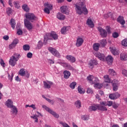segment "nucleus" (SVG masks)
<instances>
[{"label":"nucleus","mask_w":127,"mask_h":127,"mask_svg":"<svg viewBox=\"0 0 127 127\" xmlns=\"http://www.w3.org/2000/svg\"><path fill=\"white\" fill-rule=\"evenodd\" d=\"M84 0H79L75 4V10L78 14H88V9L84 5Z\"/></svg>","instance_id":"obj_1"},{"label":"nucleus","mask_w":127,"mask_h":127,"mask_svg":"<svg viewBox=\"0 0 127 127\" xmlns=\"http://www.w3.org/2000/svg\"><path fill=\"white\" fill-rule=\"evenodd\" d=\"M20 58V55L15 53L10 58L9 61V64L12 67H14L16 65V62L18 61L19 59Z\"/></svg>","instance_id":"obj_2"},{"label":"nucleus","mask_w":127,"mask_h":127,"mask_svg":"<svg viewBox=\"0 0 127 127\" xmlns=\"http://www.w3.org/2000/svg\"><path fill=\"white\" fill-rule=\"evenodd\" d=\"M54 39V40L58 39V35L55 32H52L51 33H47L44 36V43L46 44L47 40Z\"/></svg>","instance_id":"obj_3"},{"label":"nucleus","mask_w":127,"mask_h":127,"mask_svg":"<svg viewBox=\"0 0 127 127\" xmlns=\"http://www.w3.org/2000/svg\"><path fill=\"white\" fill-rule=\"evenodd\" d=\"M26 19H27L29 21H31V22H35L37 21L38 18L34 14L31 13H27L25 14Z\"/></svg>","instance_id":"obj_4"},{"label":"nucleus","mask_w":127,"mask_h":127,"mask_svg":"<svg viewBox=\"0 0 127 127\" xmlns=\"http://www.w3.org/2000/svg\"><path fill=\"white\" fill-rule=\"evenodd\" d=\"M92 84H94V88H97V89H101L103 86L104 83L101 84L100 83V80L97 77H93V79L92 80Z\"/></svg>","instance_id":"obj_5"},{"label":"nucleus","mask_w":127,"mask_h":127,"mask_svg":"<svg viewBox=\"0 0 127 127\" xmlns=\"http://www.w3.org/2000/svg\"><path fill=\"white\" fill-rule=\"evenodd\" d=\"M43 109H44L49 113L50 114H51L55 118H57V119H58L59 118V115L57 114L56 112H54L53 110H52L51 109L49 108L48 107L46 106V105H43L42 106Z\"/></svg>","instance_id":"obj_6"},{"label":"nucleus","mask_w":127,"mask_h":127,"mask_svg":"<svg viewBox=\"0 0 127 127\" xmlns=\"http://www.w3.org/2000/svg\"><path fill=\"white\" fill-rule=\"evenodd\" d=\"M19 75H20V76L25 77V78H27V79H28V78H29V76H30V73H29L28 71L23 68H21L19 70Z\"/></svg>","instance_id":"obj_7"},{"label":"nucleus","mask_w":127,"mask_h":127,"mask_svg":"<svg viewBox=\"0 0 127 127\" xmlns=\"http://www.w3.org/2000/svg\"><path fill=\"white\" fill-rule=\"evenodd\" d=\"M93 54L101 61H105L106 60V56L104 54H101L99 52H94Z\"/></svg>","instance_id":"obj_8"},{"label":"nucleus","mask_w":127,"mask_h":127,"mask_svg":"<svg viewBox=\"0 0 127 127\" xmlns=\"http://www.w3.org/2000/svg\"><path fill=\"white\" fill-rule=\"evenodd\" d=\"M24 23L25 27H26L28 30L30 31L33 28V25H32V23L27 19H24Z\"/></svg>","instance_id":"obj_9"},{"label":"nucleus","mask_w":127,"mask_h":127,"mask_svg":"<svg viewBox=\"0 0 127 127\" xmlns=\"http://www.w3.org/2000/svg\"><path fill=\"white\" fill-rule=\"evenodd\" d=\"M48 50L49 51H50V52H51V53H52V54H53V55H54V56H56V57H58L59 58L60 56H61L59 52H58L56 49L52 47H49L48 48Z\"/></svg>","instance_id":"obj_10"},{"label":"nucleus","mask_w":127,"mask_h":127,"mask_svg":"<svg viewBox=\"0 0 127 127\" xmlns=\"http://www.w3.org/2000/svg\"><path fill=\"white\" fill-rule=\"evenodd\" d=\"M44 5L46 7L44 8V11L46 13L49 14V13H50V10L53 8V6H52V4H49L48 3H45Z\"/></svg>","instance_id":"obj_11"},{"label":"nucleus","mask_w":127,"mask_h":127,"mask_svg":"<svg viewBox=\"0 0 127 127\" xmlns=\"http://www.w3.org/2000/svg\"><path fill=\"white\" fill-rule=\"evenodd\" d=\"M98 31H99V32H100V35H101V36H102V37H103V38L107 37V36L108 35V33L107 32V31H106V30L103 29L101 27H99L98 28Z\"/></svg>","instance_id":"obj_12"},{"label":"nucleus","mask_w":127,"mask_h":127,"mask_svg":"<svg viewBox=\"0 0 127 127\" xmlns=\"http://www.w3.org/2000/svg\"><path fill=\"white\" fill-rule=\"evenodd\" d=\"M109 98L111 100H117L121 97V94L118 92H116L114 93L111 94L109 95Z\"/></svg>","instance_id":"obj_13"},{"label":"nucleus","mask_w":127,"mask_h":127,"mask_svg":"<svg viewBox=\"0 0 127 127\" xmlns=\"http://www.w3.org/2000/svg\"><path fill=\"white\" fill-rule=\"evenodd\" d=\"M112 84L113 87V91L115 92L118 91V89H119V81L115 79L112 81Z\"/></svg>","instance_id":"obj_14"},{"label":"nucleus","mask_w":127,"mask_h":127,"mask_svg":"<svg viewBox=\"0 0 127 127\" xmlns=\"http://www.w3.org/2000/svg\"><path fill=\"white\" fill-rule=\"evenodd\" d=\"M44 87L45 89H50L51 86L53 85V82L49 81H43Z\"/></svg>","instance_id":"obj_15"},{"label":"nucleus","mask_w":127,"mask_h":127,"mask_svg":"<svg viewBox=\"0 0 127 127\" xmlns=\"http://www.w3.org/2000/svg\"><path fill=\"white\" fill-rule=\"evenodd\" d=\"M83 43H84V40L83 39V38L80 37H78L76 40V43L75 44L76 46H77V47H80V46H81Z\"/></svg>","instance_id":"obj_16"},{"label":"nucleus","mask_w":127,"mask_h":127,"mask_svg":"<svg viewBox=\"0 0 127 127\" xmlns=\"http://www.w3.org/2000/svg\"><path fill=\"white\" fill-rule=\"evenodd\" d=\"M104 79L105 82H104L105 84L103 86L104 87H106L107 86H108V83H111V79H110V77H109V75H106L104 76Z\"/></svg>","instance_id":"obj_17"},{"label":"nucleus","mask_w":127,"mask_h":127,"mask_svg":"<svg viewBox=\"0 0 127 127\" xmlns=\"http://www.w3.org/2000/svg\"><path fill=\"white\" fill-rule=\"evenodd\" d=\"M99 104H95L91 106H89L88 108L89 112H95L98 110Z\"/></svg>","instance_id":"obj_18"},{"label":"nucleus","mask_w":127,"mask_h":127,"mask_svg":"<svg viewBox=\"0 0 127 127\" xmlns=\"http://www.w3.org/2000/svg\"><path fill=\"white\" fill-rule=\"evenodd\" d=\"M110 48L111 52L113 54V55H119L120 54V52L116 49V47H111Z\"/></svg>","instance_id":"obj_19"},{"label":"nucleus","mask_w":127,"mask_h":127,"mask_svg":"<svg viewBox=\"0 0 127 127\" xmlns=\"http://www.w3.org/2000/svg\"><path fill=\"white\" fill-rule=\"evenodd\" d=\"M61 11L64 14H69V10L66 6H63L61 7Z\"/></svg>","instance_id":"obj_20"},{"label":"nucleus","mask_w":127,"mask_h":127,"mask_svg":"<svg viewBox=\"0 0 127 127\" xmlns=\"http://www.w3.org/2000/svg\"><path fill=\"white\" fill-rule=\"evenodd\" d=\"M66 59L70 61L71 63H74L76 62V58L71 55H67L65 57Z\"/></svg>","instance_id":"obj_21"},{"label":"nucleus","mask_w":127,"mask_h":127,"mask_svg":"<svg viewBox=\"0 0 127 127\" xmlns=\"http://www.w3.org/2000/svg\"><path fill=\"white\" fill-rule=\"evenodd\" d=\"M118 22H119L121 25H124L126 24V21L124 19V17L122 16H119L117 18Z\"/></svg>","instance_id":"obj_22"},{"label":"nucleus","mask_w":127,"mask_h":127,"mask_svg":"<svg viewBox=\"0 0 127 127\" xmlns=\"http://www.w3.org/2000/svg\"><path fill=\"white\" fill-rule=\"evenodd\" d=\"M98 110L99 111H102V112H106V111H108V109L106 107V106L104 105V104L100 105L98 104Z\"/></svg>","instance_id":"obj_23"},{"label":"nucleus","mask_w":127,"mask_h":127,"mask_svg":"<svg viewBox=\"0 0 127 127\" xmlns=\"http://www.w3.org/2000/svg\"><path fill=\"white\" fill-rule=\"evenodd\" d=\"M97 64H98L97 61L95 60H91L90 63H89V67L91 68H93L94 65H97Z\"/></svg>","instance_id":"obj_24"},{"label":"nucleus","mask_w":127,"mask_h":127,"mask_svg":"<svg viewBox=\"0 0 127 127\" xmlns=\"http://www.w3.org/2000/svg\"><path fill=\"white\" fill-rule=\"evenodd\" d=\"M100 104L101 105H104V106H105L107 107L108 106V107H111L113 106V101H107V102H101Z\"/></svg>","instance_id":"obj_25"},{"label":"nucleus","mask_w":127,"mask_h":127,"mask_svg":"<svg viewBox=\"0 0 127 127\" xmlns=\"http://www.w3.org/2000/svg\"><path fill=\"white\" fill-rule=\"evenodd\" d=\"M86 23L88 25V26H89V27H94V23L93 22V21L92 20V19H91V18H89L88 19H87Z\"/></svg>","instance_id":"obj_26"},{"label":"nucleus","mask_w":127,"mask_h":127,"mask_svg":"<svg viewBox=\"0 0 127 127\" xmlns=\"http://www.w3.org/2000/svg\"><path fill=\"white\" fill-rule=\"evenodd\" d=\"M12 101L10 99H8L7 101H6V106L8 108H11L13 106V104Z\"/></svg>","instance_id":"obj_27"},{"label":"nucleus","mask_w":127,"mask_h":127,"mask_svg":"<svg viewBox=\"0 0 127 127\" xmlns=\"http://www.w3.org/2000/svg\"><path fill=\"white\" fill-rule=\"evenodd\" d=\"M100 45L99 43H95L93 44V49L94 51H96L95 52H98V51H99V49L100 48Z\"/></svg>","instance_id":"obj_28"},{"label":"nucleus","mask_w":127,"mask_h":127,"mask_svg":"<svg viewBox=\"0 0 127 127\" xmlns=\"http://www.w3.org/2000/svg\"><path fill=\"white\" fill-rule=\"evenodd\" d=\"M57 17L60 20H64L65 18V15H63L61 13H58L57 15Z\"/></svg>","instance_id":"obj_29"},{"label":"nucleus","mask_w":127,"mask_h":127,"mask_svg":"<svg viewBox=\"0 0 127 127\" xmlns=\"http://www.w3.org/2000/svg\"><path fill=\"white\" fill-rule=\"evenodd\" d=\"M105 60H106L108 63H112L113 61H114V59L112 56H108L107 57H105Z\"/></svg>","instance_id":"obj_30"},{"label":"nucleus","mask_w":127,"mask_h":127,"mask_svg":"<svg viewBox=\"0 0 127 127\" xmlns=\"http://www.w3.org/2000/svg\"><path fill=\"white\" fill-rule=\"evenodd\" d=\"M64 77L65 79H68L69 78V77H70L71 75V73H70V71L68 70H65L64 72Z\"/></svg>","instance_id":"obj_31"},{"label":"nucleus","mask_w":127,"mask_h":127,"mask_svg":"<svg viewBox=\"0 0 127 127\" xmlns=\"http://www.w3.org/2000/svg\"><path fill=\"white\" fill-rule=\"evenodd\" d=\"M16 28L17 30V34H18V35H21V34H22V30L20 29V26L19 25H17Z\"/></svg>","instance_id":"obj_32"},{"label":"nucleus","mask_w":127,"mask_h":127,"mask_svg":"<svg viewBox=\"0 0 127 127\" xmlns=\"http://www.w3.org/2000/svg\"><path fill=\"white\" fill-rule=\"evenodd\" d=\"M69 30V27H64L61 29L62 34H65L66 32Z\"/></svg>","instance_id":"obj_33"},{"label":"nucleus","mask_w":127,"mask_h":127,"mask_svg":"<svg viewBox=\"0 0 127 127\" xmlns=\"http://www.w3.org/2000/svg\"><path fill=\"white\" fill-rule=\"evenodd\" d=\"M120 59L121 60H124L126 61L127 60V55L125 53H122L120 55Z\"/></svg>","instance_id":"obj_34"},{"label":"nucleus","mask_w":127,"mask_h":127,"mask_svg":"<svg viewBox=\"0 0 127 127\" xmlns=\"http://www.w3.org/2000/svg\"><path fill=\"white\" fill-rule=\"evenodd\" d=\"M10 24L11 26V27L13 28V29H14L15 28V20L13 19H11L10 21Z\"/></svg>","instance_id":"obj_35"},{"label":"nucleus","mask_w":127,"mask_h":127,"mask_svg":"<svg viewBox=\"0 0 127 127\" xmlns=\"http://www.w3.org/2000/svg\"><path fill=\"white\" fill-rule=\"evenodd\" d=\"M109 74H110L111 76H116L117 75V73L116 71L113 69H109L108 71Z\"/></svg>","instance_id":"obj_36"},{"label":"nucleus","mask_w":127,"mask_h":127,"mask_svg":"<svg viewBox=\"0 0 127 127\" xmlns=\"http://www.w3.org/2000/svg\"><path fill=\"white\" fill-rule=\"evenodd\" d=\"M75 106L77 108V109H80L82 107V104H81V101L80 100H77L75 103Z\"/></svg>","instance_id":"obj_37"},{"label":"nucleus","mask_w":127,"mask_h":127,"mask_svg":"<svg viewBox=\"0 0 127 127\" xmlns=\"http://www.w3.org/2000/svg\"><path fill=\"white\" fill-rule=\"evenodd\" d=\"M22 8L24 11H26V12H28L29 11V7L26 4H24L22 5Z\"/></svg>","instance_id":"obj_38"},{"label":"nucleus","mask_w":127,"mask_h":127,"mask_svg":"<svg viewBox=\"0 0 127 127\" xmlns=\"http://www.w3.org/2000/svg\"><path fill=\"white\" fill-rule=\"evenodd\" d=\"M20 2L18 1H14L13 4L16 8H19L20 7Z\"/></svg>","instance_id":"obj_39"},{"label":"nucleus","mask_w":127,"mask_h":127,"mask_svg":"<svg viewBox=\"0 0 127 127\" xmlns=\"http://www.w3.org/2000/svg\"><path fill=\"white\" fill-rule=\"evenodd\" d=\"M23 49L25 51H28L30 49V46H29V45H24L23 46Z\"/></svg>","instance_id":"obj_40"},{"label":"nucleus","mask_w":127,"mask_h":127,"mask_svg":"<svg viewBox=\"0 0 127 127\" xmlns=\"http://www.w3.org/2000/svg\"><path fill=\"white\" fill-rule=\"evenodd\" d=\"M78 93H79L80 94L85 93V90L83 89V88L81 87L80 86L78 87Z\"/></svg>","instance_id":"obj_41"},{"label":"nucleus","mask_w":127,"mask_h":127,"mask_svg":"<svg viewBox=\"0 0 127 127\" xmlns=\"http://www.w3.org/2000/svg\"><path fill=\"white\" fill-rule=\"evenodd\" d=\"M39 116L37 115H34L33 116H31L30 117L31 119H33V120H35V122L37 123L38 122V118Z\"/></svg>","instance_id":"obj_42"},{"label":"nucleus","mask_w":127,"mask_h":127,"mask_svg":"<svg viewBox=\"0 0 127 127\" xmlns=\"http://www.w3.org/2000/svg\"><path fill=\"white\" fill-rule=\"evenodd\" d=\"M6 11L8 15H10V14H11V12H12V10L10 7L7 8L6 9Z\"/></svg>","instance_id":"obj_43"},{"label":"nucleus","mask_w":127,"mask_h":127,"mask_svg":"<svg viewBox=\"0 0 127 127\" xmlns=\"http://www.w3.org/2000/svg\"><path fill=\"white\" fill-rule=\"evenodd\" d=\"M100 44H101V45H102V46L104 47L105 45H106L107 44V40H106V39H103L102 40H101Z\"/></svg>","instance_id":"obj_44"},{"label":"nucleus","mask_w":127,"mask_h":127,"mask_svg":"<svg viewBox=\"0 0 127 127\" xmlns=\"http://www.w3.org/2000/svg\"><path fill=\"white\" fill-rule=\"evenodd\" d=\"M122 45H123V46L127 47V39H125L122 41Z\"/></svg>","instance_id":"obj_45"},{"label":"nucleus","mask_w":127,"mask_h":127,"mask_svg":"<svg viewBox=\"0 0 127 127\" xmlns=\"http://www.w3.org/2000/svg\"><path fill=\"white\" fill-rule=\"evenodd\" d=\"M8 80H9L10 82H12V78H13V73H11L10 74L8 73Z\"/></svg>","instance_id":"obj_46"},{"label":"nucleus","mask_w":127,"mask_h":127,"mask_svg":"<svg viewBox=\"0 0 127 127\" xmlns=\"http://www.w3.org/2000/svg\"><path fill=\"white\" fill-rule=\"evenodd\" d=\"M11 109H12L14 114H15V115H17V108H16V107H15V106H13Z\"/></svg>","instance_id":"obj_47"},{"label":"nucleus","mask_w":127,"mask_h":127,"mask_svg":"<svg viewBox=\"0 0 127 127\" xmlns=\"http://www.w3.org/2000/svg\"><path fill=\"white\" fill-rule=\"evenodd\" d=\"M76 85H77L76 82H73L70 83V84L69 85V87L70 88H71V89H75V86H76Z\"/></svg>","instance_id":"obj_48"},{"label":"nucleus","mask_w":127,"mask_h":127,"mask_svg":"<svg viewBox=\"0 0 127 127\" xmlns=\"http://www.w3.org/2000/svg\"><path fill=\"white\" fill-rule=\"evenodd\" d=\"M81 119L83 121H88V120H89V116L87 115H83L81 116Z\"/></svg>","instance_id":"obj_49"},{"label":"nucleus","mask_w":127,"mask_h":127,"mask_svg":"<svg viewBox=\"0 0 127 127\" xmlns=\"http://www.w3.org/2000/svg\"><path fill=\"white\" fill-rule=\"evenodd\" d=\"M93 79H94V76L93 75H90L87 77V79L88 81H90V83H92L93 82Z\"/></svg>","instance_id":"obj_50"},{"label":"nucleus","mask_w":127,"mask_h":127,"mask_svg":"<svg viewBox=\"0 0 127 127\" xmlns=\"http://www.w3.org/2000/svg\"><path fill=\"white\" fill-rule=\"evenodd\" d=\"M60 64H61L64 67H66L67 68H68V66L69 65V64L64 62L60 63Z\"/></svg>","instance_id":"obj_51"},{"label":"nucleus","mask_w":127,"mask_h":127,"mask_svg":"<svg viewBox=\"0 0 127 127\" xmlns=\"http://www.w3.org/2000/svg\"><path fill=\"white\" fill-rule=\"evenodd\" d=\"M119 106H120V105L118 103H114L112 104V107L114 109H118V108H119Z\"/></svg>","instance_id":"obj_52"},{"label":"nucleus","mask_w":127,"mask_h":127,"mask_svg":"<svg viewBox=\"0 0 127 127\" xmlns=\"http://www.w3.org/2000/svg\"><path fill=\"white\" fill-rule=\"evenodd\" d=\"M15 46H16L14 44L11 43V44L9 45V49H13Z\"/></svg>","instance_id":"obj_53"},{"label":"nucleus","mask_w":127,"mask_h":127,"mask_svg":"<svg viewBox=\"0 0 127 127\" xmlns=\"http://www.w3.org/2000/svg\"><path fill=\"white\" fill-rule=\"evenodd\" d=\"M87 94H93V89L91 88H87Z\"/></svg>","instance_id":"obj_54"},{"label":"nucleus","mask_w":127,"mask_h":127,"mask_svg":"<svg viewBox=\"0 0 127 127\" xmlns=\"http://www.w3.org/2000/svg\"><path fill=\"white\" fill-rule=\"evenodd\" d=\"M43 46V43L41 41H39L38 44V47L39 49H40L42 46Z\"/></svg>","instance_id":"obj_55"},{"label":"nucleus","mask_w":127,"mask_h":127,"mask_svg":"<svg viewBox=\"0 0 127 127\" xmlns=\"http://www.w3.org/2000/svg\"><path fill=\"white\" fill-rule=\"evenodd\" d=\"M46 101L50 103V104H51V105H53V104H54V100H51L50 99H46Z\"/></svg>","instance_id":"obj_56"},{"label":"nucleus","mask_w":127,"mask_h":127,"mask_svg":"<svg viewBox=\"0 0 127 127\" xmlns=\"http://www.w3.org/2000/svg\"><path fill=\"white\" fill-rule=\"evenodd\" d=\"M122 74L126 77H127V71L126 69H123L122 70Z\"/></svg>","instance_id":"obj_57"},{"label":"nucleus","mask_w":127,"mask_h":127,"mask_svg":"<svg viewBox=\"0 0 127 127\" xmlns=\"http://www.w3.org/2000/svg\"><path fill=\"white\" fill-rule=\"evenodd\" d=\"M12 43H13V44H14L16 46V45L18 43V40L17 39H15L13 41Z\"/></svg>","instance_id":"obj_58"},{"label":"nucleus","mask_w":127,"mask_h":127,"mask_svg":"<svg viewBox=\"0 0 127 127\" xmlns=\"http://www.w3.org/2000/svg\"><path fill=\"white\" fill-rule=\"evenodd\" d=\"M32 56L33 54L30 52L28 53L27 54V58H32Z\"/></svg>","instance_id":"obj_59"},{"label":"nucleus","mask_w":127,"mask_h":127,"mask_svg":"<svg viewBox=\"0 0 127 127\" xmlns=\"http://www.w3.org/2000/svg\"><path fill=\"white\" fill-rule=\"evenodd\" d=\"M113 36L114 38H117L119 37V34L117 32H115L113 34Z\"/></svg>","instance_id":"obj_60"},{"label":"nucleus","mask_w":127,"mask_h":127,"mask_svg":"<svg viewBox=\"0 0 127 127\" xmlns=\"http://www.w3.org/2000/svg\"><path fill=\"white\" fill-rule=\"evenodd\" d=\"M0 64L1 66H2L3 67H5L4 65L5 64H4V62H3V60L2 59L0 60Z\"/></svg>","instance_id":"obj_61"},{"label":"nucleus","mask_w":127,"mask_h":127,"mask_svg":"<svg viewBox=\"0 0 127 127\" xmlns=\"http://www.w3.org/2000/svg\"><path fill=\"white\" fill-rule=\"evenodd\" d=\"M67 68L68 69V70H71V71H74V67H73L70 64H68Z\"/></svg>","instance_id":"obj_62"},{"label":"nucleus","mask_w":127,"mask_h":127,"mask_svg":"<svg viewBox=\"0 0 127 127\" xmlns=\"http://www.w3.org/2000/svg\"><path fill=\"white\" fill-rule=\"evenodd\" d=\"M111 14H112L111 12H110V13H109L108 14H105L104 15L105 18H108V17H110V15H111Z\"/></svg>","instance_id":"obj_63"},{"label":"nucleus","mask_w":127,"mask_h":127,"mask_svg":"<svg viewBox=\"0 0 127 127\" xmlns=\"http://www.w3.org/2000/svg\"><path fill=\"white\" fill-rule=\"evenodd\" d=\"M9 37L8 36L5 35L3 37V39H4V40H8Z\"/></svg>","instance_id":"obj_64"}]
</instances>
